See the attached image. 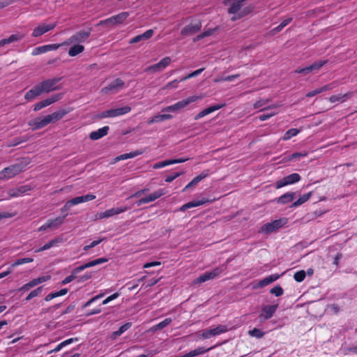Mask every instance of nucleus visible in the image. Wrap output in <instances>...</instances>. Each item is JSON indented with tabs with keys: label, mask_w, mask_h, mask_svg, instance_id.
Masks as SVG:
<instances>
[{
	"label": "nucleus",
	"mask_w": 357,
	"mask_h": 357,
	"mask_svg": "<svg viewBox=\"0 0 357 357\" xmlns=\"http://www.w3.org/2000/svg\"><path fill=\"white\" fill-rule=\"evenodd\" d=\"M62 96L61 94H54L45 100H43L38 103H36L34 105L33 110L34 111H39L41 109L47 107L56 101L59 100L61 98Z\"/></svg>",
	"instance_id": "nucleus-17"
},
{
	"label": "nucleus",
	"mask_w": 357,
	"mask_h": 357,
	"mask_svg": "<svg viewBox=\"0 0 357 357\" xmlns=\"http://www.w3.org/2000/svg\"><path fill=\"white\" fill-rule=\"evenodd\" d=\"M119 296V293H114L112 295L108 296L107 298H106L103 301H102V305H106L107 303H109L110 301L117 298Z\"/></svg>",
	"instance_id": "nucleus-57"
},
{
	"label": "nucleus",
	"mask_w": 357,
	"mask_h": 357,
	"mask_svg": "<svg viewBox=\"0 0 357 357\" xmlns=\"http://www.w3.org/2000/svg\"><path fill=\"white\" fill-rule=\"evenodd\" d=\"M157 353V351H149L146 354L139 355L136 357H153Z\"/></svg>",
	"instance_id": "nucleus-64"
},
{
	"label": "nucleus",
	"mask_w": 357,
	"mask_h": 357,
	"mask_svg": "<svg viewBox=\"0 0 357 357\" xmlns=\"http://www.w3.org/2000/svg\"><path fill=\"white\" fill-rule=\"evenodd\" d=\"M23 37H24V35L18 33H15V34L11 35L9 38H8L6 39H7L8 43L9 44V43H13V42H15V41H18V40L22 39Z\"/></svg>",
	"instance_id": "nucleus-52"
},
{
	"label": "nucleus",
	"mask_w": 357,
	"mask_h": 357,
	"mask_svg": "<svg viewBox=\"0 0 357 357\" xmlns=\"http://www.w3.org/2000/svg\"><path fill=\"white\" fill-rule=\"evenodd\" d=\"M301 179V177L298 173H293L277 181L275 183V188L277 189H280L289 185H293L300 181Z\"/></svg>",
	"instance_id": "nucleus-10"
},
{
	"label": "nucleus",
	"mask_w": 357,
	"mask_h": 357,
	"mask_svg": "<svg viewBox=\"0 0 357 357\" xmlns=\"http://www.w3.org/2000/svg\"><path fill=\"white\" fill-rule=\"evenodd\" d=\"M161 264V262L159 261H152V262H148L144 264L143 267L144 268H148L153 266H160Z\"/></svg>",
	"instance_id": "nucleus-62"
},
{
	"label": "nucleus",
	"mask_w": 357,
	"mask_h": 357,
	"mask_svg": "<svg viewBox=\"0 0 357 357\" xmlns=\"http://www.w3.org/2000/svg\"><path fill=\"white\" fill-rule=\"evenodd\" d=\"M180 79H174L169 82H168L166 85H165L161 89L162 90H172L178 88V83L180 82Z\"/></svg>",
	"instance_id": "nucleus-43"
},
{
	"label": "nucleus",
	"mask_w": 357,
	"mask_h": 357,
	"mask_svg": "<svg viewBox=\"0 0 357 357\" xmlns=\"http://www.w3.org/2000/svg\"><path fill=\"white\" fill-rule=\"evenodd\" d=\"M31 190V187L29 185H24L15 188L10 189L7 192L8 197H5L4 199L22 197Z\"/></svg>",
	"instance_id": "nucleus-16"
},
{
	"label": "nucleus",
	"mask_w": 357,
	"mask_h": 357,
	"mask_svg": "<svg viewBox=\"0 0 357 357\" xmlns=\"http://www.w3.org/2000/svg\"><path fill=\"white\" fill-rule=\"evenodd\" d=\"M271 293L275 296H280L283 294L284 291L281 287L276 286L271 289Z\"/></svg>",
	"instance_id": "nucleus-55"
},
{
	"label": "nucleus",
	"mask_w": 357,
	"mask_h": 357,
	"mask_svg": "<svg viewBox=\"0 0 357 357\" xmlns=\"http://www.w3.org/2000/svg\"><path fill=\"white\" fill-rule=\"evenodd\" d=\"M96 196L93 194H89L84 196L76 197L70 200L73 206L77 205L81 203L93 200Z\"/></svg>",
	"instance_id": "nucleus-29"
},
{
	"label": "nucleus",
	"mask_w": 357,
	"mask_h": 357,
	"mask_svg": "<svg viewBox=\"0 0 357 357\" xmlns=\"http://www.w3.org/2000/svg\"><path fill=\"white\" fill-rule=\"evenodd\" d=\"M68 215V213H66L63 217H57L54 219L48 220L44 225H41L38 228V231H45L48 229H57L59 227L63 222L65 218Z\"/></svg>",
	"instance_id": "nucleus-13"
},
{
	"label": "nucleus",
	"mask_w": 357,
	"mask_h": 357,
	"mask_svg": "<svg viewBox=\"0 0 357 357\" xmlns=\"http://www.w3.org/2000/svg\"><path fill=\"white\" fill-rule=\"evenodd\" d=\"M225 105L224 103H221V104L214 105L208 108H206V109H203L202 111H201L200 112H199L195 116V119L198 120L201 118H203L204 116L224 107Z\"/></svg>",
	"instance_id": "nucleus-23"
},
{
	"label": "nucleus",
	"mask_w": 357,
	"mask_h": 357,
	"mask_svg": "<svg viewBox=\"0 0 357 357\" xmlns=\"http://www.w3.org/2000/svg\"><path fill=\"white\" fill-rule=\"evenodd\" d=\"M181 174H183V172H176L173 175L167 176L165 178V181L167 183H170L173 181L174 179L180 176Z\"/></svg>",
	"instance_id": "nucleus-60"
},
{
	"label": "nucleus",
	"mask_w": 357,
	"mask_h": 357,
	"mask_svg": "<svg viewBox=\"0 0 357 357\" xmlns=\"http://www.w3.org/2000/svg\"><path fill=\"white\" fill-rule=\"evenodd\" d=\"M327 63L325 60H320L314 62L312 64L309 66V70L310 73L314 72L320 69L324 65H325Z\"/></svg>",
	"instance_id": "nucleus-40"
},
{
	"label": "nucleus",
	"mask_w": 357,
	"mask_h": 357,
	"mask_svg": "<svg viewBox=\"0 0 357 357\" xmlns=\"http://www.w3.org/2000/svg\"><path fill=\"white\" fill-rule=\"evenodd\" d=\"M288 220L286 218H282L275 220L271 222L264 224L259 229V232L262 234H271L287 224Z\"/></svg>",
	"instance_id": "nucleus-4"
},
{
	"label": "nucleus",
	"mask_w": 357,
	"mask_h": 357,
	"mask_svg": "<svg viewBox=\"0 0 357 357\" xmlns=\"http://www.w3.org/2000/svg\"><path fill=\"white\" fill-rule=\"evenodd\" d=\"M301 131V129L291 128L284 134L283 137H282V139L283 141H287L290 139L291 137L296 136Z\"/></svg>",
	"instance_id": "nucleus-39"
},
{
	"label": "nucleus",
	"mask_w": 357,
	"mask_h": 357,
	"mask_svg": "<svg viewBox=\"0 0 357 357\" xmlns=\"http://www.w3.org/2000/svg\"><path fill=\"white\" fill-rule=\"evenodd\" d=\"M207 202H208V200L206 199H202L200 200H194L192 202H189L183 204V206H181L179 208V211H184L190 208L202 206Z\"/></svg>",
	"instance_id": "nucleus-27"
},
{
	"label": "nucleus",
	"mask_w": 357,
	"mask_h": 357,
	"mask_svg": "<svg viewBox=\"0 0 357 357\" xmlns=\"http://www.w3.org/2000/svg\"><path fill=\"white\" fill-rule=\"evenodd\" d=\"M165 194L164 189H159L153 193L149 195L148 196L140 199L137 202V206H141L144 204H148L149 202H154L157 199L160 198L162 195Z\"/></svg>",
	"instance_id": "nucleus-20"
},
{
	"label": "nucleus",
	"mask_w": 357,
	"mask_h": 357,
	"mask_svg": "<svg viewBox=\"0 0 357 357\" xmlns=\"http://www.w3.org/2000/svg\"><path fill=\"white\" fill-rule=\"evenodd\" d=\"M60 47H61V44H49L45 45L43 46L35 47L31 52L33 56L39 55L41 54L46 53L50 51H54L58 50Z\"/></svg>",
	"instance_id": "nucleus-21"
},
{
	"label": "nucleus",
	"mask_w": 357,
	"mask_h": 357,
	"mask_svg": "<svg viewBox=\"0 0 357 357\" xmlns=\"http://www.w3.org/2000/svg\"><path fill=\"white\" fill-rule=\"evenodd\" d=\"M128 210L126 206L119 207V208H112L106 210L104 212L99 213L96 215V219H104L109 218L115 215L120 214L123 213Z\"/></svg>",
	"instance_id": "nucleus-18"
},
{
	"label": "nucleus",
	"mask_w": 357,
	"mask_h": 357,
	"mask_svg": "<svg viewBox=\"0 0 357 357\" xmlns=\"http://www.w3.org/2000/svg\"><path fill=\"white\" fill-rule=\"evenodd\" d=\"M33 261V259L29 257L19 259L11 264V267L13 268L24 264L32 262Z\"/></svg>",
	"instance_id": "nucleus-45"
},
{
	"label": "nucleus",
	"mask_w": 357,
	"mask_h": 357,
	"mask_svg": "<svg viewBox=\"0 0 357 357\" xmlns=\"http://www.w3.org/2000/svg\"><path fill=\"white\" fill-rule=\"evenodd\" d=\"M89 36H90V31H82L77 32L75 34L70 36L66 40L63 42L61 43V46L69 45H71V44L75 43H84L86 40V39L89 37Z\"/></svg>",
	"instance_id": "nucleus-12"
},
{
	"label": "nucleus",
	"mask_w": 357,
	"mask_h": 357,
	"mask_svg": "<svg viewBox=\"0 0 357 357\" xmlns=\"http://www.w3.org/2000/svg\"><path fill=\"white\" fill-rule=\"evenodd\" d=\"M143 153H144L143 151L136 150L135 151H132V152H130V153H124V154H122V155H120L117 156L115 158V161L117 162V161H120V160H127V159H129V158H135V157L138 156L139 155H142Z\"/></svg>",
	"instance_id": "nucleus-32"
},
{
	"label": "nucleus",
	"mask_w": 357,
	"mask_h": 357,
	"mask_svg": "<svg viewBox=\"0 0 357 357\" xmlns=\"http://www.w3.org/2000/svg\"><path fill=\"white\" fill-rule=\"evenodd\" d=\"M294 192H287L277 199V203L280 204H285L291 202L294 197Z\"/></svg>",
	"instance_id": "nucleus-34"
},
{
	"label": "nucleus",
	"mask_w": 357,
	"mask_h": 357,
	"mask_svg": "<svg viewBox=\"0 0 357 357\" xmlns=\"http://www.w3.org/2000/svg\"><path fill=\"white\" fill-rule=\"evenodd\" d=\"M131 111V107L129 106L122 107L121 108L117 109H112L105 112H101L98 117L100 119H105V118H111V117H116L119 116L124 115L129 113Z\"/></svg>",
	"instance_id": "nucleus-7"
},
{
	"label": "nucleus",
	"mask_w": 357,
	"mask_h": 357,
	"mask_svg": "<svg viewBox=\"0 0 357 357\" xmlns=\"http://www.w3.org/2000/svg\"><path fill=\"white\" fill-rule=\"evenodd\" d=\"M131 323H126L125 324L122 325L118 331H114L113 333L114 336L117 337L122 335L124 332H126L127 330H128L131 327Z\"/></svg>",
	"instance_id": "nucleus-44"
},
{
	"label": "nucleus",
	"mask_w": 357,
	"mask_h": 357,
	"mask_svg": "<svg viewBox=\"0 0 357 357\" xmlns=\"http://www.w3.org/2000/svg\"><path fill=\"white\" fill-rule=\"evenodd\" d=\"M24 169L22 163H17L4 168L0 172V180H8L19 174Z\"/></svg>",
	"instance_id": "nucleus-3"
},
{
	"label": "nucleus",
	"mask_w": 357,
	"mask_h": 357,
	"mask_svg": "<svg viewBox=\"0 0 357 357\" xmlns=\"http://www.w3.org/2000/svg\"><path fill=\"white\" fill-rule=\"evenodd\" d=\"M294 72H295V73L303 74L304 75H306L310 73L308 66L305 67V68H297Z\"/></svg>",
	"instance_id": "nucleus-61"
},
{
	"label": "nucleus",
	"mask_w": 357,
	"mask_h": 357,
	"mask_svg": "<svg viewBox=\"0 0 357 357\" xmlns=\"http://www.w3.org/2000/svg\"><path fill=\"white\" fill-rule=\"evenodd\" d=\"M68 290L67 289H62L59 291L50 293L45 296V300L46 301H50L54 298L66 295L68 293Z\"/></svg>",
	"instance_id": "nucleus-38"
},
{
	"label": "nucleus",
	"mask_w": 357,
	"mask_h": 357,
	"mask_svg": "<svg viewBox=\"0 0 357 357\" xmlns=\"http://www.w3.org/2000/svg\"><path fill=\"white\" fill-rule=\"evenodd\" d=\"M306 275V272L303 270L296 272L294 275V280L298 282H301L304 280Z\"/></svg>",
	"instance_id": "nucleus-47"
},
{
	"label": "nucleus",
	"mask_w": 357,
	"mask_h": 357,
	"mask_svg": "<svg viewBox=\"0 0 357 357\" xmlns=\"http://www.w3.org/2000/svg\"><path fill=\"white\" fill-rule=\"evenodd\" d=\"M59 243H60V240L58 238L51 240L43 245V249L45 250H49L51 248L56 246Z\"/></svg>",
	"instance_id": "nucleus-53"
},
{
	"label": "nucleus",
	"mask_w": 357,
	"mask_h": 357,
	"mask_svg": "<svg viewBox=\"0 0 357 357\" xmlns=\"http://www.w3.org/2000/svg\"><path fill=\"white\" fill-rule=\"evenodd\" d=\"M173 118L172 114H157L154 116L153 118H151L149 121V124H152L154 123H158L160 121H163L165 120H169Z\"/></svg>",
	"instance_id": "nucleus-33"
},
{
	"label": "nucleus",
	"mask_w": 357,
	"mask_h": 357,
	"mask_svg": "<svg viewBox=\"0 0 357 357\" xmlns=\"http://www.w3.org/2000/svg\"><path fill=\"white\" fill-rule=\"evenodd\" d=\"M208 171H204L199 175L195 177L185 187L183 188V191H185L186 190L195 187L201 181L208 176Z\"/></svg>",
	"instance_id": "nucleus-24"
},
{
	"label": "nucleus",
	"mask_w": 357,
	"mask_h": 357,
	"mask_svg": "<svg viewBox=\"0 0 357 357\" xmlns=\"http://www.w3.org/2000/svg\"><path fill=\"white\" fill-rule=\"evenodd\" d=\"M141 40H145L144 38L143 34L137 35V36H135L134 38H132L130 40V44L136 43Z\"/></svg>",
	"instance_id": "nucleus-63"
},
{
	"label": "nucleus",
	"mask_w": 357,
	"mask_h": 357,
	"mask_svg": "<svg viewBox=\"0 0 357 357\" xmlns=\"http://www.w3.org/2000/svg\"><path fill=\"white\" fill-rule=\"evenodd\" d=\"M335 86H336L335 84L331 83V84L324 85V86H323L321 87H319V89H320L321 93H322V92H324V91H326L332 90Z\"/></svg>",
	"instance_id": "nucleus-58"
},
{
	"label": "nucleus",
	"mask_w": 357,
	"mask_h": 357,
	"mask_svg": "<svg viewBox=\"0 0 357 357\" xmlns=\"http://www.w3.org/2000/svg\"><path fill=\"white\" fill-rule=\"evenodd\" d=\"M227 331L228 328L227 327V326L218 325L215 328H211L202 331L200 333V336L203 339H209L212 337L226 333Z\"/></svg>",
	"instance_id": "nucleus-11"
},
{
	"label": "nucleus",
	"mask_w": 357,
	"mask_h": 357,
	"mask_svg": "<svg viewBox=\"0 0 357 357\" xmlns=\"http://www.w3.org/2000/svg\"><path fill=\"white\" fill-rule=\"evenodd\" d=\"M50 279H51V275H47L38 277L37 278H34L30 281L32 283L33 286L35 287V286L40 284L43 282H47V281L50 280Z\"/></svg>",
	"instance_id": "nucleus-42"
},
{
	"label": "nucleus",
	"mask_w": 357,
	"mask_h": 357,
	"mask_svg": "<svg viewBox=\"0 0 357 357\" xmlns=\"http://www.w3.org/2000/svg\"><path fill=\"white\" fill-rule=\"evenodd\" d=\"M204 70V68H199L198 70H196L193 71L192 73L188 74L185 77L181 78L180 81H185L188 79L196 77V76L199 75V74H201Z\"/></svg>",
	"instance_id": "nucleus-50"
},
{
	"label": "nucleus",
	"mask_w": 357,
	"mask_h": 357,
	"mask_svg": "<svg viewBox=\"0 0 357 357\" xmlns=\"http://www.w3.org/2000/svg\"><path fill=\"white\" fill-rule=\"evenodd\" d=\"M278 309V305H264L261 307L259 318L267 320L271 318Z\"/></svg>",
	"instance_id": "nucleus-22"
},
{
	"label": "nucleus",
	"mask_w": 357,
	"mask_h": 357,
	"mask_svg": "<svg viewBox=\"0 0 357 357\" xmlns=\"http://www.w3.org/2000/svg\"><path fill=\"white\" fill-rule=\"evenodd\" d=\"M203 98H204L203 95H194V96H189L185 99H183L181 100L176 102V103H174L172 105L164 107L162 109V112H178V111L185 108L190 104L195 102L197 100H199L202 99Z\"/></svg>",
	"instance_id": "nucleus-2"
},
{
	"label": "nucleus",
	"mask_w": 357,
	"mask_h": 357,
	"mask_svg": "<svg viewBox=\"0 0 357 357\" xmlns=\"http://www.w3.org/2000/svg\"><path fill=\"white\" fill-rule=\"evenodd\" d=\"M201 28V22L199 20H195L181 29V34L184 36H188L197 33Z\"/></svg>",
	"instance_id": "nucleus-14"
},
{
	"label": "nucleus",
	"mask_w": 357,
	"mask_h": 357,
	"mask_svg": "<svg viewBox=\"0 0 357 357\" xmlns=\"http://www.w3.org/2000/svg\"><path fill=\"white\" fill-rule=\"evenodd\" d=\"M268 102V99H261L257 100L253 105L255 109H259L260 111L265 109H270L278 107V105H272L268 106L267 104Z\"/></svg>",
	"instance_id": "nucleus-26"
},
{
	"label": "nucleus",
	"mask_w": 357,
	"mask_h": 357,
	"mask_svg": "<svg viewBox=\"0 0 357 357\" xmlns=\"http://www.w3.org/2000/svg\"><path fill=\"white\" fill-rule=\"evenodd\" d=\"M56 26V23H50V24H45L42 23L38 24L37 26H36L32 32V36L33 37H39L45 33L53 30Z\"/></svg>",
	"instance_id": "nucleus-15"
},
{
	"label": "nucleus",
	"mask_w": 357,
	"mask_h": 357,
	"mask_svg": "<svg viewBox=\"0 0 357 357\" xmlns=\"http://www.w3.org/2000/svg\"><path fill=\"white\" fill-rule=\"evenodd\" d=\"M277 114H278V112H271V113H268V114H261V115H260V116H259V119L260 121H266V120H267V119H270L271 117H272V116H273L276 115Z\"/></svg>",
	"instance_id": "nucleus-59"
},
{
	"label": "nucleus",
	"mask_w": 357,
	"mask_h": 357,
	"mask_svg": "<svg viewBox=\"0 0 357 357\" xmlns=\"http://www.w3.org/2000/svg\"><path fill=\"white\" fill-rule=\"evenodd\" d=\"M107 261H108L107 258L102 257V258H99V259H96L95 260L91 261L88 263L84 264V265L85 266V268H87L93 267V266H95L96 265H98V264H100L102 263H105Z\"/></svg>",
	"instance_id": "nucleus-41"
},
{
	"label": "nucleus",
	"mask_w": 357,
	"mask_h": 357,
	"mask_svg": "<svg viewBox=\"0 0 357 357\" xmlns=\"http://www.w3.org/2000/svg\"><path fill=\"white\" fill-rule=\"evenodd\" d=\"M217 29H208V30H206L204 31L202 33L198 35L196 38L195 39V40H201L202 38H204V37H206V36H209L211 35H212L214 31L216 30Z\"/></svg>",
	"instance_id": "nucleus-49"
},
{
	"label": "nucleus",
	"mask_w": 357,
	"mask_h": 357,
	"mask_svg": "<svg viewBox=\"0 0 357 357\" xmlns=\"http://www.w3.org/2000/svg\"><path fill=\"white\" fill-rule=\"evenodd\" d=\"M248 334L251 337H255L257 338H261L264 336V333L258 328H253L248 331Z\"/></svg>",
	"instance_id": "nucleus-48"
},
{
	"label": "nucleus",
	"mask_w": 357,
	"mask_h": 357,
	"mask_svg": "<svg viewBox=\"0 0 357 357\" xmlns=\"http://www.w3.org/2000/svg\"><path fill=\"white\" fill-rule=\"evenodd\" d=\"M109 126H104L90 133V138L92 140H98L107 135Z\"/></svg>",
	"instance_id": "nucleus-28"
},
{
	"label": "nucleus",
	"mask_w": 357,
	"mask_h": 357,
	"mask_svg": "<svg viewBox=\"0 0 357 357\" xmlns=\"http://www.w3.org/2000/svg\"><path fill=\"white\" fill-rule=\"evenodd\" d=\"M224 269L225 268L223 266L217 267L212 270L211 271L206 272L202 274V275L194 280L192 283L194 284H197L205 282L210 280H213L215 278L218 277L222 273Z\"/></svg>",
	"instance_id": "nucleus-6"
},
{
	"label": "nucleus",
	"mask_w": 357,
	"mask_h": 357,
	"mask_svg": "<svg viewBox=\"0 0 357 357\" xmlns=\"http://www.w3.org/2000/svg\"><path fill=\"white\" fill-rule=\"evenodd\" d=\"M61 78H53L45 80L39 84L38 86L43 93H49L50 91H56L59 89L61 87L58 84Z\"/></svg>",
	"instance_id": "nucleus-8"
},
{
	"label": "nucleus",
	"mask_w": 357,
	"mask_h": 357,
	"mask_svg": "<svg viewBox=\"0 0 357 357\" xmlns=\"http://www.w3.org/2000/svg\"><path fill=\"white\" fill-rule=\"evenodd\" d=\"M84 50V46L80 44H76L73 45L68 50V55L70 56H75Z\"/></svg>",
	"instance_id": "nucleus-35"
},
{
	"label": "nucleus",
	"mask_w": 357,
	"mask_h": 357,
	"mask_svg": "<svg viewBox=\"0 0 357 357\" xmlns=\"http://www.w3.org/2000/svg\"><path fill=\"white\" fill-rule=\"evenodd\" d=\"M281 275L278 274H273L271 275H268L264 278L263 280H261L256 285V287L261 288L264 287H266L272 282L276 281L278 279L280 278Z\"/></svg>",
	"instance_id": "nucleus-25"
},
{
	"label": "nucleus",
	"mask_w": 357,
	"mask_h": 357,
	"mask_svg": "<svg viewBox=\"0 0 357 357\" xmlns=\"http://www.w3.org/2000/svg\"><path fill=\"white\" fill-rule=\"evenodd\" d=\"M129 15L130 14L128 12H121L118 15H114L106 20H101L98 23V25L112 26L117 24H121L127 20Z\"/></svg>",
	"instance_id": "nucleus-5"
},
{
	"label": "nucleus",
	"mask_w": 357,
	"mask_h": 357,
	"mask_svg": "<svg viewBox=\"0 0 357 357\" xmlns=\"http://www.w3.org/2000/svg\"><path fill=\"white\" fill-rule=\"evenodd\" d=\"M307 153H294L289 155V160H298L301 158L307 156Z\"/></svg>",
	"instance_id": "nucleus-56"
},
{
	"label": "nucleus",
	"mask_w": 357,
	"mask_h": 357,
	"mask_svg": "<svg viewBox=\"0 0 357 357\" xmlns=\"http://www.w3.org/2000/svg\"><path fill=\"white\" fill-rule=\"evenodd\" d=\"M351 95H352L351 93H347L344 94L333 95L331 97H329L328 100L331 103L343 102L347 98H350L351 96Z\"/></svg>",
	"instance_id": "nucleus-31"
},
{
	"label": "nucleus",
	"mask_w": 357,
	"mask_h": 357,
	"mask_svg": "<svg viewBox=\"0 0 357 357\" xmlns=\"http://www.w3.org/2000/svg\"><path fill=\"white\" fill-rule=\"evenodd\" d=\"M42 93H43L38 84H36L31 89L26 92V93L24 96V98L26 100L30 101L33 100L34 98H36L37 96H40Z\"/></svg>",
	"instance_id": "nucleus-30"
},
{
	"label": "nucleus",
	"mask_w": 357,
	"mask_h": 357,
	"mask_svg": "<svg viewBox=\"0 0 357 357\" xmlns=\"http://www.w3.org/2000/svg\"><path fill=\"white\" fill-rule=\"evenodd\" d=\"M212 349H213V347L205 348L203 347H199L196 348L194 350H192V351L188 352V356L189 357H195L197 356L202 355V354H204L205 353H206L207 351L211 350Z\"/></svg>",
	"instance_id": "nucleus-36"
},
{
	"label": "nucleus",
	"mask_w": 357,
	"mask_h": 357,
	"mask_svg": "<svg viewBox=\"0 0 357 357\" xmlns=\"http://www.w3.org/2000/svg\"><path fill=\"white\" fill-rule=\"evenodd\" d=\"M171 322H172L171 318H166L165 319H164L163 321H162L161 322H160L159 324H158L157 325L153 326V329L155 331L158 330V329H162V328L166 327L167 326H168Z\"/></svg>",
	"instance_id": "nucleus-46"
},
{
	"label": "nucleus",
	"mask_w": 357,
	"mask_h": 357,
	"mask_svg": "<svg viewBox=\"0 0 357 357\" xmlns=\"http://www.w3.org/2000/svg\"><path fill=\"white\" fill-rule=\"evenodd\" d=\"M170 162H171L170 160H167L165 161H162V162L155 163L153 165V168L155 169H157L165 167L166 166L172 165Z\"/></svg>",
	"instance_id": "nucleus-54"
},
{
	"label": "nucleus",
	"mask_w": 357,
	"mask_h": 357,
	"mask_svg": "<svg viewBox=\"0 0 357 357\" xmlns=\"http://www.w3.org/2000/svg\"><path fill=\"white\" fill-rule=\"evenodd\" d=\"M42 291V287H38L37 289L33 290L29 293V294L26 297V301H29L33 298L38 296Z\"/></svg>",
	"instance_id": "nucleus-51"
},
{
	"label": "nucleus",
	"mask_w": 357,
	"mask_h": 357,
	"mask_svg": "<svg viewBox=\"0 0 357 357\" xmlns=\"http://www.w3.org/2000/svg\"><path fill=\"white\" fill-rule=\"evenodd\" d=\"M66 114L67 112L65 110L55 112L51 114H48L45 116L37 117L33 120H31L28 122V124L32 128V130H39L45 127L50 123H55L59 121Z\"/></svg>",
	"instance_id": "nucleus-1"
},
{
	"label": "nucleus",
	"mask_w": 357,
	"mask_h": 357,
	"mask_svg": "<svg viewBox=\"0 0 357 357\" xmlns=\"http://www.w3.org/2000/svg\"><path fill=\"white\" fill-rule=\"evenodd\" d=\"M312 195V192H307V193L302 195L298 200H296V202L292 203V204L291 205V207L296 208V207L302 205L303 204L305 203L307 201H308L310 199Z\"/></svg>",
	"instance_id": "nucleus-37"
},
{
	"label": "nucleus",
	"mask_w": 357,
	"mask_h": 357,
	"mask_svg": "<svg viewBox=\"0 0 357 357\" xmlns=\"http://www.w3.org/2000/svg\"><path fill=\"white\" fill-rule=\"evenodd\" d=\"M172 62L169 56L162 59L158 63L152 65L146 68V71L160 72L167 67Z\"/></svg>",
	"instance_id": "nucleus-19"
},
{
	"label": "nucleus",
	"mask_w": 357,
	"mask_h": 357,
	"mask_svg": "<svg viewBox=\"0 0 357 357\" xmlns=\"http://www.w3.org/2000/svg\"><path fill=\"white\" fill-rule=\"evenodd\" d=\"M124 87V82L119 78L116 79L107 86L103 87L100 92L103 94H114Z\"/></svg>",
	"instance_id": "nucleus-9"
}]
</instances>
